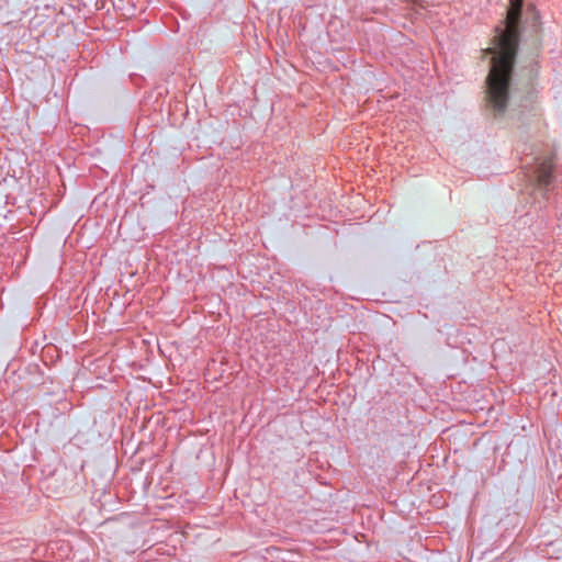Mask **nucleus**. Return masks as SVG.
<instances>
[{"label":"nucleus","instance_id":"f03ea898","mask_svg":"<svg viewBox=\"0 0 562 562\" xmlns=\"http://www.w3.org/2000/svg\"><path fill=\"white\" fill-rule=\"evenodd\" d=\"M552 158L544 157L536 160L535 167L525 172L528 183L539 190H544L552 182Z\"/></svg>","mask_w":562,"mask_h":562},{"label":"nucleus","instance_id":"f257e3e1","mask_svg":"<svg viewBox=\"0 0 562 562\" xmlns=\"http://www.w3.org/2000/svg\"><path fill=\"white\" fill-rule=\"evenodd\" d=\"M524 0L509 1L507 12V26L494 40V46L487 48L493 54L492 68L485 79V103L494 115L505 112L509 102V85L513 77L514 61L518 46V23H520L521 5Z\"/></svg>","mask_w":562,"mask_h":562}]
</instances>
